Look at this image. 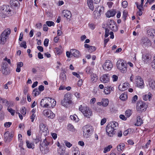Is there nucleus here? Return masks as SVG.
<instances>
[{"mask_svg":"<svg viewBox=\"0 0 155 155\" xmlns=\"http://www.w3.org/2000/svg\"><path fill=\"white\" fill-rule=\"evenodd\" d=\"M49 143L46 139H45L43 140V142L40 143L39 148L42 153L46 154L49 152V149L48 145Z\"/></svg>","mask_w":155,"mask_h":155,"instance_id":"20e7f679","label":"nucleus"},{"mask_svg":"<svg viewBox=\"0 0 155 155\" xmlns=\"http://www.w3.org/2000/svg\"><path fill=\"white\" fill-rule=\"evenodd\" d=\"M125 145L124 143H120L117 147V150L120 151L123 150L125 147Z\"/></svg>","mask_w":155,"mask_h":155,"instance_id":"c9c22d12","label":"nucleus"},{"mask_svg":"<svg viewBox=\"0 0 155 155\" xmlns=\"http://www.w3.org/2000/svg\"><path fill=\"white\" fill-rule=\"evenodd\" d=\"M142 59L143 61L146 63H147L150 60L148 56L144 55H143Z\"/></svg>","mask_w":155,"mask_h":155,"instance_id":"58836bf2","label":"nucleus"},{"mask_svg":"<svg viewBox=\"0 0 155 155\" xmlns=\"http://www.w3.org/2000/svg\"><path fill=\"white\" fill-rule=\"evenodd\" d=\"M70 52L71 54L74 57L78 58L81 56L80 52L76 49H71L70 50Z\"/></svg>","mask_w":155,"mask_h":155,"instance_id":"f3484780","label":"nucleus"},{"mask_svg":"<svg viewBox=\"0 0 155 155\" xmlns=\"http://www.w3.org/2000/svg\"><path fill=\"white\" fill-rule=\"evenodd\" d=\"M137 123L136 124V125L140 126L143 123V121L142 119L140 118V116H137Z\"/></svg>","mask_w":155,"mask_h":155,"instance_id":"7c9ffc66","label":"nucleus"},{"mask_svg":"<svg viewBox=\"0 0 155 155\" xmlns=\"http://www.w3.org/2000/svg\"><path fill=\"white\" fill-rule=\"evenodd\" d=\"M148 35L152 38H153L155 35V30L153 29H150L147 31Z\"/></svg>","mask_w":155,"mask_h":155,"instance_id":"5701e85b","label":"nucleus"},{"mask_svg":"<svg viewBox=\"0 0 155 155\" xmlns=\"http://www.w3.org/2000/svg\"><path fill=\"white\" fill-rule=\"evenodd\" d=\"M132 111L131 110L129 109L126 111L125 115L128 117H129L132 114Z\"/></svg>","mask_w":155,"mask_h":155,"instance_id":"a19ab883","label":"nucleus"},{"mask_svg":"<svg viewBox=\"0 0 155 155\" xmlns=\"http://www.w3.org/2000/svg\"><path fill=\"white\" fill-rule=\"evenodd\" d=\"M46 24L49 27L51 26H54V22L52 21H47L46 22Z\"/></svg>","mask_w":155,"mask_h":155,"instance_id":"603ef678","label":"nucleus"},{"mask_svg":"<svg viewBox=\"0 0 155 155\" xmlns=\"http://www.w3.org/2000/svg\"><path fill=\"white\" fill-rule=\"evenodd\" d=\"M96 49V47L93 46H90L89 48L88 49V51L90 53L95 51Z\"/></svg>","mask_w":155,"mask_h":155,"instance_id":"a18cd8bd","label":"nucleus"},{"mask_svg":"<svg viewBox=\"0 0 155 155\" xmlns=\"http://www.w3.org/2000/svg\"><path fill=\"white\" fill-rule=\"evenodd\" d=\"M60 77V78L62 79L63 81H64L66 80V75L64 73H62L61 74Z\"/></svg>","mask_w":155,"mask_h":155,"instance_id":"09e8293b","label":"nucleus"},{"mask_svg":"<svg viewBox=\"0 0 155 155\" xmlns=\"http://www.w3.org/2000/svg\"><path fill=\"white\" fill-rule=\"evenodd\" d=\"M1 101H2V103H5V106H12L13 104V103L12 101H8L6 99L4 98H2Z\"/></svg>","mask_w":155,"mask_h":155,"instance_id":"393cba45","label":"nucleus"},{"mask_svg":"<svg viewBox=\"0 0 155 155\" xmlns=\"http://www.w3.org/2000/svg\"><path fill=\"white\" fill-rule=\"evenodd\" d=\"M12 124V123L10 122H8L5 123L4 124V126L5 127H9L10 125Z\"/></svg>","mask_w":155,"mask_h":155,"instance_id":"e2e57ef3","label":"nucleus"},{"mask_svg":"<svg viewBox=\"0 0 155 155\" xmlns=\"http://www.w3.org/2000/svg\"><path fill=\"white\" fill-rule=\"evenodd\" d=\"M129 85L128 83H125L122 85H119L118 88L121 91H124L127 89Z\"/></svg>","mask_w":155,"mask_h":155,"instance_id":"4be33fe9","label":"nucleus"},{"mask_svg":"<svg viewBox=\"0 0 155 155\" xmlns=\"http://www.w3.org/2000/svg\"><path fill=\"white\" fill-rule=\"evenodd\" d=\"M64 150L62 149L60 147H59V149L58 150V153L60 155L63 154V153H64Z\"/></svg>","mask_w":155,"mask_h":155,"instance_id":"864d4df0","label":"nucleus"},{"mask_svg":"<svg viewBox=\"0 0 155 155\" xmlns=\"http://www.w3.org/2000/svg\"><path fill=\"white\" fill-rule=\"evenodd\" d=\"M113 81H117L118 79V77L116 75H114L112 76Z\"/></svg>","mask_w":155,"mask_h":155,"instance_id":"338daca9","label":"nucleus"},{"mask_svg":"<svg viewBox=\"0 0 155 155\" xmlns=\"http://www.w3.org/2000/svg\"><path fill=\"white\" fill-rule=\"evenodd\" d=\"M151 65L153 68L155 69V56L153 57V60L152 62Z\"/></svg>","mask_w":155,"mask_h":155,"instance_id":"774afa93","label":"nucleus"},{"mask_svg":"<svg viewBox=\"0 0 155 155\" xmlns=\"http://www.w3.org/2000/svg\"><path fill=\"white\" fill-rule=\"evenodd\" d=\"M109 28L112 31H116L118 30V28L116 23L113 21H110L108 24Z\"/></svg>","mask_w":155,"mask_h":155,"instance_id":"ddd939ff","label":"nucleus"},{"mask_svg":"<svg viewBox=\"0 0 155 155\" xmlns=\"http://www.w3.org/2000/svg\"><path fill=\"white\" fill-rule=\"evenodd\" d=\"M41 140V138L38 136H36V138L33 139V142L35 143H37Z\"/></svg>","mask_w":155,"mask_h":155,"instance_id":"37998d69","label":"nucleus"},{"mask_svg":"<svg viewBox=\"0 0 155 155\" xmlns=\"http://www.w3.org/2000/svg\"><path fill=\"white\" fill-rule=\"evenodd\" d=\"M74 155H80V152L78 150H75L73 151Z\"/></svg>","mask_w":155,"mask_h":155,"instance_id":"052dcab7","label":"nucleus"},{"mask_svg":"<svg viewBox=\"0 0 155 155\" xmlns=\"http://www.w3.org/2000/svg\"><path fill=\"white\" fill-rule=\"evenodd\" d=\"M1 69L3 74L6 75L9 73L8 64L6 62H3L2 64Z\"/></svg>","mask_w":155,"mask_h":155,"instance_id":"9d476101","label":"nucleus"},{"mask_svg":"<svg viewBox=\"0 0 155 155\" xmlns=\"http://www.w3.org/2000/svg\"><path fill=\"white\" fill-rule=\"evenodd\" d=\"M20 47H23L24 48H27L26 43L25 41H22L20 44Z\"/></svg>","mask_w":155,"mask_h":155,"instance_id":"5fc2aeb1","label":"nucleus"},{"mask_svg":"<svg viewBox=\"0 0 155 155\" xmlns=\"http://www.w3.org/2000/svg\"><path fill=\"white\" fill-rule=\"evenodd\" d=\"M152 95L151 93L149 92L148 94H146L144 95L143 97V99L145 101H147L148 99L149 100H150L151 98Z\"/></svg>","mask_w":155,"mask_h":155,"instance_id":"c85d7f7f","label":"nucleus"},{"mask_svg":"<svg viewBox=\"0 0 155 155\" xmlns=\"http://www.w3.org/2000/svg\"><path fill=\"white\" fill-rule=\"evenodd\" d=\"M94 109L97 112L101 113L104 112V110L102 107H94Z\"/></svg>","mask_w":155,"mask_h":155,"instance_id":"4c0bfd02","label":"nucleus"},{"mask_svg":"<svg viewBox=\"0 0 155 155\" xmlns=\"http://www.w3.org/2000/svg\"><path fill=\"white\" fill-rule=\"evenodd\" d=\"M101 81L104 83H107L109 81V76L108 74H104L100 78Z\"/></svg>","mask_w":155,"mask_h":155,"instance_id":"a211bd4d","label":"nucleus"},{"mask_svg":"<svg viewBox=\"0 0 155 155\" xmlns=\"http://www.w3.org/2000/svg\"><path fill=\"white\" fill-rule=\"evenodd\" d=\"M39 131L40 132L47 133L48 132V127L42 123L40 124L39 126Z\"/></svg>","mask_w":155,"mask_h":155,"instance_id":"aec40b11","label":"nucleus"},{"mask_svg":"<svg viewBox=\"0 0 155 155\" xmlns=\"http://www.w3.org/2000/svg\"><path fill=\"white\" fill-rule=\"evenodd\" d=\"M55 51L57 54H60L61 52V51L60 48H55Z\"/></svg>","mask_w":155,"mask_h":155,"instance_id":"69168bd1","label":"nucleus"},{"mask_svg":"<svg viewBox=\"0 0 155 155\" xmlns=\"http://www.w3.org/2000/svg\"><path fill=\"white\" fill-rule=\"evenodd\" d=\"M50 101H49V103H48V106L50 107H55L56 105V101L53 99L51 98H50Z\"/></svg>","mask_w":155,"mask_h":155,"instance_id":"a878e982","label":"nucleus"},{"mask_svg":"<svg viewBox=\"0 0 155 155\" xmlns=\"http://www.w3.org/2000/svg\"><path fill=\"white\" fill-rule=\"evenodd\" d=\"M135 80L137 87L141 88L143 87V79L140 76H136Z\"/></svg>","mask_w":155,"mask_h":155,"instance_id":"1a4fd4ad","label":"nucleus"},{"mask_svg":"<svg viewBox=\"0 0 155 155\" xmlns=\"http://www.w3.org/2000/svg\"><path fill=\"white\" fill-rule=\"evenodd\" d=\"M1 11L6 15L10 14L9 13L11 11L8 5H3L1 7Z\"/></svg>","mask_w":155,"mask_h":155,"instance_id":"9b49d317","label":"nucleus"},{"mask_svg":"<svg viewBox=\"0 0 155 155\" xmlns=\"http://www.w3.org/2000/svg\"><path fill=\"white\" fill-rule=\"evenodd\" d=\"M97 79V78L95 74H93L91 75V80L92 81H96Z\"/></svg>","mask_w":155,"mask_h":155,"instance_id":"49530a36","label":"nucleus"},{"mask_svg":"<svg viewBox=\"0 0 155 155\" xmlns=\"http://www.w3.org/2000/svg\"><path fill=\"white\" fill-rule=\"evenodd\" d=\"M68 129L71 131H74V127L71 124H69L68 125Z\"/></svg>","mask_w":155,"mask_h":155,"instance_id":"de8ad7c7","label":"nucleus"},{"mask_svg":"<svg viewBox=\"0 0 155 155\" xmlns=\"http://www.w3.org/2000/svg\"><path fill=\"white\" fill-rule=\"evenodd\" d=\"M104 10V8L101 6H98L97 8H96L95 9V11L94 12V13H97L98 12L100 14L102 12V10Z\"/></svg>","mask_w":155,"mask_h":155,"instance_id":"ea45409f","label":"nucleus"},{"mask_svg":"<svg viewBox=\"0 0 155 155\" xmlns=\"http://www.w3.org/2000/svg\"><path fill=\"white\" fill-rule=\"evenodd\" d=\"M9 133L8 131H7L5 133L4 135V140L6 142L8 140L9 141Z\"/></svg>","mask_w":155,"mask_h":155,"instance_id":"72a5a7b5","label":"nucleus"},{"mask_svg":"<svg viewBox=\"0 0 155 155\" xmlns=\"http://www.w3.org/2000/svg\"><path fill=\"white\" fill-rule=\"evenodd\" d=\"M112 147V146L111 145H109L107 147H106L104 150V153H106L108 151H109L110 149Z\"/></svg>","mask_w":155,"mask_h":155,"instance_id":"c03bdc74","label":"nucleus"},{"mask_svg":"<svg viewBox=\"0 0 155 155\" xmlns=\"http://www.w3.org/2000/svg\"><path fill=\"white\" fill-rule=\"evenodd\" d=\"M116 12V11L114 10L109 11L106 13V15L107 17L110 18L114 16L115 15Z\"/></svg>","mask_w":155,"mask_h":155,"instance_id":"b1692460","label":"nucleus"},{"mask_svg":"<svg viewBox=\"0 0 155 155\" xmlns=\"http://www.w3.org/2000/svg\"><path fill=\"white\" fill-rule=\"evenodd\" d=\"M49 98V97H45L42 99L40 102L41 106V107H48Z\"/></svg>","mask_w":155,"mask_h":155,"instance_id":"dca6fc26","label":"nucleus"},{"mask_svg":"<svg viewBox=\"0 0 155 155\" xmlns=\"http://www.w3.org/2000/svg\"><path fill=\"white\" fill-rule=\"evenodd\" d=\"M141 43L143 46L146 47L150 44V41L147 38H144L141 39Z\"/></svg>","mask_w":155,"mask_h":155,"instance_id":"412c9836","label":"nucleus"},{"mask_svg":"<svg viewBox=\"0 0 155 155\" xmlns=\"http://www.w3.org/2000/svg\"><path fill=\"white\" fill-rule=\"evenodd\" d=\"M79 109L84 116L89 117L91 116L92 112L89 107H79Z\"/></svg>","mask_w":155,"mask_h":155,"instance_id":"423d86ee","label":"nucleus"},{"mask_svg":"<svg viewBox=\"0 0 155 155\" xmlns=\"http://www.w3.org/2000/svg\"><path fill=\"white\" fill-rule=\"evenodd\" d=\"M147 108L146 107H137L136 110L139 113H141L142 112L146 110Z\"/></svg>","mask_w":155,"mask_h":155,"instance_id":"f704fd0d","label":"nucleus"},{"mask_svg":"<svg viewBox=\"0 0 155 155\" xmlns=\"http://www.w3.org/2000/svg\"><path fill=\"white\" fill-rule=\"evenodd\" d=\"M40 93V92L37 89H35L33 91L32 94L34 95L35 96L38 95Z\"/></svg>","mask_w":155,"mask_h":155,"instance_id":"79ce46f5","label":"nucleus"},{"mask_svg":"<svg viewBox=\"0 0 155 155\" xmlns=\"http://www.w3.org/2000/svg\"><path fill=\"white\" fill-rule=\"evenodd\" d=\"M128 5V3L127 1H124L122 2V6L124 8H126Z\"/></svg>","mask_w":155,"mask_h":155,"instance_id":"4d7b16f0","label":"nucleus"},{"mask_svg":"<svg viewBox=\"0 0 155 155\" xmlns=\"http://www.w3.org/2000/svg\"><path fill=\"white\" fill-rule=\"evenodd\" d=\"M7 110L13 116L14 115L15 112V111L14 110L12 109L11 107L10 108H8Z\"/></svg>","mask_w":155,"mask_h":155,"instance_id":"8fccbe9b","label":"nucleus"},{"mask_svg":"<svg viewBox=\"0 0 155 155\" xmlns=\"http://www.w3.org/2000/svg\"><path fill=\"white\" fill-rule=\"evenodd\" d=\"M10 3L11 7L13 9L18 8L20 5V3L17 0H11Z\"/></svg>","mask_w":155,"mask_h":155,"instance_id":"2eb2a0df","label":"nucleus"},{"mask_svg":"<svg viewBox=\"0 0 155 155\" xmlns=\"http://www.w3.org/2000/svg\"><path fill=\"white\" fill-rule=\"evenodd\" d=\"M26 145L28 148H32V149L34 148V144L33 142H30L28 140H27L26 141Z\"/></svg>","mask_w":155,"mask_h":155,"instance_id":"bb28decb","label":"nucleus"},{"mask_svg":"<svg viewBox=\"0 0 155 155\" xmlns=\"http://www.w3.org/2000/svg\"><path fill=\"white\" fill-rule=\"evenodd\" d=\"M83 132V136L86 138H89L92 134L94 128L92 126L89 125H86L82 128Z\"/></svg>","mask_w":155,"mask_h":155,"instance_id":"f03ea898","label":"nucleus"},{"mask_svg":"<svg viewBox=\"0 0 155 155\" xmlns=\"http://www.w3.org/2000/svg\"><path fill=\"white\" fill-rule=\"evenodd\" d=\"M128 15V12L126 11H124L123 12V16L124 18V21H125L126 19V17H127Z\"/></svg>","mask_w":155,"mask_h":155,"instance_id":"3c124183","label":"nucleus"},{"mask_svg":"<svg viewBox=\"0 0 155 155\" xmlns=\"http://www.w3.org/2000/svg\"><path fill=\"white\" fill-rule=\"evenodd\" d=\"M113 66L111 61L109 60L106 61L102 66L103 69L107 71L110 70L113 68Z\"/></svg>","mask_w":155,"mask_h":155,"instance_id":"6e6552de","label":"nucleus"},{"mask_svg":"<svg viewBox=\"0 0 155 155\" xmlns=\"http://www.w3.org/2000/svg\"><path fill=\"white\" fill-rule=\"evenodd\" d=\"M87 4L90 9L92 11L94 9V6L93 5L92 0H87Z\"/></svg>","mask_w":155,"mask_h":155,"instance_id":"c756f323","label":"nucleus"},{"mask_svg":"<svg viewBox=\"0 0 155 155\" xmlns=\"http://www.w3.org/2000/svg\"><path fill=\"white\" fill-rule=\"evenodd\" d=\"M49 40L48 39H46L44 41V45L46 46L47 47L48 45Z\"/></svg>","mask_w":155,"mask_h":155,"instance_id":"0e129e2a","label":"nucleus"},{"mask_svg":"<svg viewBox=\"0 0 155 155\" xmlns=\"http://www.w3.org/2000/svg\"><path fill=\"white\" fill-rule=\"evenodd\" d=\"M109 30L107 28H106L105 29V38L107 37L109 35Z\"/></svg>","mask_w":155,"mask_h":155,"instance_id":"680f3d73","label":"nucleus"},{"mask_svg":"<svg viewBox=\"0 0 155 155\" xmlns=\"http://www.w3.org/2000/svg\"><path fill=\"white\" fill-rule=\"evenodd\" d=\"M11 33V30L8 28L5 29L2 33L0 36V43L4 44L6 41V39Z\"/></svg>","mask_w":155,"mask_h":155,"instance_id":"39448f33","label":"nucleus"},{"mask_svg":"<svg viewBox=\"0 0 155 155\" xmlns=\"http://www.w3.org/2000/svg\"><path fill=\"white\" fill-rule=\"evenodd\" d=\"M120 98L121 100L123 101L126 100L127 98V94L126 93L122 94L120 97Z\"/></svg>","mask_w":155,"mask_h":155,"instance_id":"2f4dec72","label":"nucleus"},{"mask_svg":"<svg viewBox=\"0 0 155 155\" xmlns=\"http://www.w3.org/2000/svg\"><path fill=\"white\" fill-rule=\"evenodd\" d=\"M64 143H65L66 146L69 148L72 145V144L70 142H69L66 141H65L64 142Z\"/></svg>","mask_w":155,"mask_h":155,"instance_id":"bf43d9fd","label":"nucleus"},{"mask_svg":"<svg viewBox=\"0 0 155 155\" xmlns=\"http://www.w3.org/2000/svg\"><path fill=\"white\" fill-rule=\"evenodd\" d=\"M118 125L117 122L115 121L110 122L107 125L106 128L107 134L110 137L113 136L116 133L115 130H116L115 127Z\"/></svg>","mask_w":155,"mask_h":155,"instance_id":"f257e3e1","label":"nucleus"},{"mask_svg":"<svg viewBox=\"0 0 155 155\" xmlns=\"http://www.w3.org/2000/svg\"><path fill=\"white\" fill-rule=\"evenodd\" d=\"M135 4L137 5V8L139 10V11L137 12V14L139 16H141L142 14V12L141 11V9L142 8H141V7L139 6L137 2H136Z\"/></svg>","mask_w":155,"mask_h":155,"instance_id":"e433bc0d","label":"nucleus"},{"mask_svg":"<svg viewBox=\"0 0 155 155\" xmlns=\"http://www.w3.org/2000/svg\"><path fill=\"white\" fill-rule=\"evenodd\" d=\"M20 113L23 115H25L26 114V109L25 107H24L21 110Z\"/></svg>","mask_w":155,"mask_h":155,"instance_id":"6e6d98bb","label":"nucleus"},{"mask_svg":"<svg viewBox=\"0 0 155 155\" xmlns=\"http://www.w3.org/2000/svg\"><path fill=\"white\" fill-rule=\"evenodd\" d=\"M43 114L45 116L50 117L51 118H53L55 116V114L49 109L44 110L43 111Z\"/></svg>","mask_w":155,"mask_h":155,"instance_id":"f8f14e48","label":"nucleus"},{"mask_svg":"<svg viewBox=\"0 0 155 155\" xmlns=\"http://www.w3.org/2000/svg\"><path fill=\"white\" fill-rule=\"evenodd\" d=\"M148 84L150 88L153 90H155V80L150 78L149 80Z\"/></svg>","mask_w":155,"mask_h":155,"instance_id":"6ab92c4d","label":"nucleus"},{"mask_svg":"<svg viewBox=\"0 0 155 155\" xmlns=\"http://www.w3.org/2000/svg\"><path fill=\"white\" fill-rule=\"evenodd\" d=\"M117 68L122 73H125L127 70V64L123 60H118L117 63Z\"/></svg>","mask_w":155,"mask_h":155,"instance_id":"7ed1b4c3","label":"nucleus"},{"mask_svg":"<svg viewBox=\"0 0 155 155\" xmlns=\"http://www.w3.org/2000/svg\"><path fill=\"white\" fill-rule=\"evenodd\" d=\"M62 13L64 16L67 18V21H70L72 15L71 12L67 10H64Z\"/></svg>","mask_w":155,"mask_h":155,"instance_id":"4468645a","label":"nucleus"},{"mask_svg":"<svg viewBox=\"0 0 155 155\" xmlns=\"http://www.w3.org/2000/svg\"><path fill=\"white\" fill-rule=\"evenodd\" d=\"M112 87H105L104 88V92L106 94H108L110 93L111 90H112Z\"/></svg>","mask_w":155,"mask_h":155,"instance_id":"cd10ccee","label":"nucleus"},{"mask_svg":"<svg viewBox=\"0 0 155 155\" xmlns=\"http://www.w3.org/2000/svg\"><path fill=\"white\" fill-rule=\"evenodd\" d=\"M102 105L104 107H107L109 103V100L107 98L102 99Z\"/></svg>","mask_w":155,"mask_h":155,"instance_id":"473e14b6","label":"nucleus"},{"mask_svg":"<svg viewBox=\"0 0 155 155\" xmlns=\"http://www.w3.org/2000/svg\"><path fill=\"white\" fill-rule=\"evenodd\" d=\"M131 130L130 129H127L124 132V136L127 135L129 134V133L131 131Z\"/></svg>","mask_w":155,"mask_h":155,"instance_id":"13d9d810","label":"nucleus"},{"mask_svg":"<svg viewBox=\"0 0 155 155\" xmlns=\"http://www.w3.org/2000/svg\"><path fill=\"white\" fill-rule=\"evenodd\" d=\"M70 97V94H66L64 95V98L63 100H62L61 102L62 106H65L72 104V102Z\"/></svg>","mask_w":155,"mask_h":155,"instance_id":"0eeeda50","label":"nucleus"}]
</instances>
